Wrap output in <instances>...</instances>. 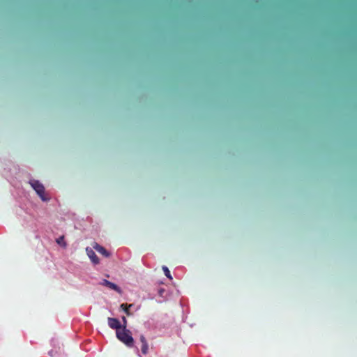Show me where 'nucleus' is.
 <instances>
[{"mask_svg": "<svg viewBox=\"0 0 357 357\" xmlns=\"http://www.w3.org/2000/svg\"><path fill=\"white\" fill-rule=\"evenodd\" d=\"M56 243L63 248H66L67 243L64 241V236H61L56 240Z\"/></svg>", "mask_w": 357, "mask_h": 357, "instance_id": "9", "label": "nucleus"}, {"mask_svg": "<svg viewBox=\"0 0 357 357\" xmlns=\"http://www.w3.org/2000/svg\"><path fill=\"white\" fill-rule=\"evenodd\" d=\"M102 285L107 287L108 288L113 289L116 291L120 292V288L114 283L109 282L105 279L102 280L100 283Z\"/></svg>", "mask_w": 357, "mask_h": 357, "instance_id": "6", "label": "nucleus"}, {"mask_svg": "<svg viewBox=\"0 0 357 357\" xmlns=\"http://www.w3.org/2000/svg\"><path fill=\"white\" fill-rule=\"evenodd\" d=\"M116 337L127 347H132L134 344V340L131 335V332L126 329V326H123L121 330L116 331Z\"/></svg>", "mask_w": 357, "mask_h": 357, "instance_id": "1", "label": "nucleus"}, {"mask_svg": "<svg viewBox=\"0 0 357 357\" xmlns=\"http://www.w3.org/2000/svg\"><path fill=\"white\" fill-rule=\"evenodd\" d=\"M132 306V304L127 305L126 303H123L121 305V308L126 313L128 316L130 315V312L129 311V308Z\"/></svg>", "mask_w": 357, "mask_h": 357, "instance_id": "8", "label": "nucleus"}, {"mask_svg": "<svg viewBox=\"0 0 357 357\" xmlns=\"http://www.w3.org/2000/svg\"><path fill=\"white\" fill-rule=\"evenodd\" d=\"M140 342L142 343L141 350L143 354H146L149 351V345L144 335H140Z\"/></svg>", "mask_w": 357, "mask_h": 357, "instance_id": "7", "label": "nucleus"}, {"mask_svg": "<svg viewBox=\"0 0 357 357\" xmlns=\"http://www.w3.org/2000/svg\"><path fill=\"white\" fill-rule=\"evenodd\" d=\"M123 326H126V322H127V321H126V319L124 317H123Z\"/></svg>", "mask_w": 357, "mask_h": 357, "instance_id": "11", "label": "nucleus"}, {"mask_svg": "<svg viewBox=\"0 0 357 357\" xmlns=\"http://www.w3.org/2000/svg\"><path fill=\"white\" fill-rule=\"evenodd\" d=\"M162 271H163V272H164L165 275L168 278H169V279H172V275H171V273H170V271H169V268H168L167 266H162Z\"/></svg>", "mask_w": 357, "mask_h": 357, "instance_id": "10", "label": "nucleus"}, {"mask_svg": "<svg viewBox=\"0 0 357 357\" xmlns=\"http://www.w3.org/2000/svg\"><path fill=\"white\" fill-rule=\"evenodd\" d=\"M107 321L109 326L112 329H116V332L123 328L120 324V321L116 318L109 317L107 319Z\"/></svg>", "mask_w": 357, "mask_h": 357, "instance_id": "3", "label": "nucleus"}, {"mask_svg": "<svg viewBox=\"0 0 357 357\" xmlns=\"http://www.w3.org/2000/svg\"><path fill=\"white\" fill-rule=\"evenodd\" d=\"M30 184L43 201H47L49 199L45 195V188L42 183L37 180H31Z\"/></svg>", "mask_w": 357, "mask_h": 357, "instance_id": "2", "label": "nucleus"}, {"mask_svg": "<svg viewBox=\"0 0 357 357\" xmlns=\"http://www.w3.org/2000/svg\"><path fill=\"white\" fill-rule=\"evenodd\" d=\"M92 247H93V248L94 250H96L97 252H98L99 253H100L103 256H105L106 257H109L110 256L109 252L105 248H103L102 246H101L98 243H97L96 242L93 243L92 244Z\"/></svg>", "mask_w": 357, "mask_h": 357, "instance_id": "5", "label": "nucleus"}, {"mask_svg": "<svg viewBox=\"0 0 357 357\" xmlns=\"http://www.w3.org/2000/svg\"><path fill=\"white\" fill-rule=\"evenodd\" d=\"M93 249V248H91L87 247L86 248V252L88 257L90 258L91 261L94 264H99V259L97 257V255H96V253Z\"/></svg>", "mask_w": 357, "mask_h": 357, "instance_id": "4", "label": "nucleus"}]
</instances>
